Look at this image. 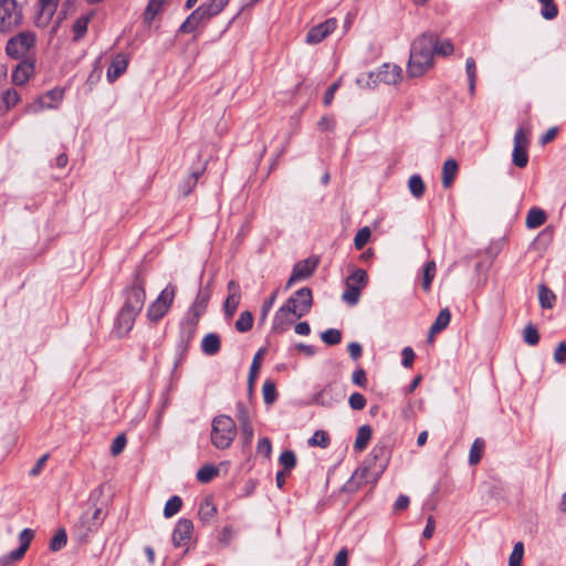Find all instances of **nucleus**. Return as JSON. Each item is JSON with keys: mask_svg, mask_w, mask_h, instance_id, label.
<instances>
[{"mask_svg": "<svg viewBox=\"0 0 566 566\" xmlns=\"http://www.w3.org/2000/svg\"><path fill=\"white\" fill-rule=\"evenodd\" d=\"M434 55V34L423 33L411 44L408 74L411 77L423 75L430 67Z\"/></svg>", "mask_w": 566, "mask_h": 566, "instance_id": "obj_1", "label": "nucleus"}, {"mask_svg": "<svg viewBox=\"0 0 566 566\" xmlns=\"http://www.w3.org/2000/svg\"><path fill=\"white\" fill-rule=\"evenodd\" d=\"M388 457L386 448L382 446L374 447L369 458L353 474L348 486L352 488L353 484L358 486L361 483L376 481L386 469Z\"/></svg>", "mask_w": 566, "mask_h": 566, "instance_id": "obj_2", "label": "nucleus"}, {"mask_svg": "<svg viewBox=\"0 0 566 566\" xmlns=\"http://www.w3.org/2000/svg\"><path fill=\"white\" fill-rule=\"evenodd\" d=\"M237 437V424L234 420L226 415L213 418L211 423V443L219 450L230 448Z\"/></svg>", "mask_w": 566, "mask_h": 566, "instance_id": "obj_3", "label": "nucleus"}, {"mask_svg": "<svg viewBox=\"0 0 566 566\" xmlns=\"http://www.w3.org/2000/svg\"><path fill=\"white\" fill-rule=\"evenodd\" d=\"M211 293L208 289L200 290L192 303L187 317L181 323V334L184 338L190 339L195 334L200 316L206 312Z\"/></svg>", "mask_w": 566, "mask_h": 566, "instance_id": "obj_4", "label": "nucleus"}, {"mask_svg": "<svg viewBox=\"0 0 566 566\" xmlns=\"http://www.w3.org/2000/svg\"><path fill=\"white\" fill-rule=\"evenodd\" d=\"M401 77V69L398 65L385 63L377 72H369L357 77L360 86L374 87L378 83L396 84Z\"/></svg>", "mask_w": 566, "mask_h": 566, "instance_id": "obj_5", "label": "nucleus"}, {"mask_svg": "<svg viewBox=\"0 0 566 566\" xmlns=\"http://www.w3.org/2000/svg\"><path fill=\"white\" fill-rule=\"evenodd\" d=\"M34 44V33L30 31L20 32L7 42L6 52L13 59H23L33 50Z\"/></svg>", "mask_w": 566, "mask_h": 566, "instance_id": "obj_6", "label": "nucleus"}, {"mask_svg": "<svg viewBox=\"0 0 566 566\" xmlns=\"http://www.w3.org/2000/svg\"><path fill=\"white\" fill-rule=\"evenodd\" d=\"M22 22V10L15 0H0V32H10Z\"/></svg>", "mask_w": 566, "mask_h": 566, "instance_id": "obj_7", "label": "nucleus"}, {"mask_svg": "<svg viewBox=\"0 0 566 566\" xmlns=\"http://www.w3.org/2000/svg\"><path fill=\"white\" fill-rule=\"evenodd\" d=\"M175 286L165 287L158 297L149 305L147 316L150 321L157 322L165 316L175 298Z\"/></svg>", "mask_w": 566, "mask_h": 566, "instance_id": "obj_8", "label": "nucleus"}, {"mask_svg": "<svg viewBox=\"0 0 566 566\" xmlns=\"http://www.w3.org/2000/svg\"><path fill=\"white\" fill-rule=\"evenodd\" d=\"M145 297L144 282L136 280V282L126 291L125 303L122 308L138 315L144 306Z\"/></svg>", "mask_w": 566, "mask_h": 566, "instance_id": "obj_9", "label": "nucleus"}, {"mask_svg": "<svg viewBox=\"0 0 566 566\" xmlns=\"http://www.w3.org/2000/svg\"><path fill=\"white\" fill-rule=\"evenodd\" d=\"M528 138L525 130L520 127L514 135V147L512 153V163L518 167L524 168L528 163Z\"/></svg>", "mask_w": 566, "mask_h": 566, "instance_id": "obj_10", "label": "nucleus"}, {"mask_svg": "<svg viewBox=\"0 0 566 566\" xmlns=\"http://www.w3.org/2000/svg\"><path fill=\"white\" fill-rule=\"evenodd\" d=\"M193 535V523L189 518H180L172 531V544L175 547H186L189 545Z\"/></svg>", "mask_w": 566, "mask_h": 566, "instance_id": "obj_11", "label": "nucleus"}, {"mask_svg": "<svg viewBox=\"0 0 566 566\" xmlns=\"http://www.w3.org/2000/svg\"><path fill=\"white\" fill-rule=\"evenodd\" d=\"M286 304L293 310V312L301 318L307 314L312 306V291L308 287H302L292 295Z\"/></svg>", "mask_w": 566, "mask_h": 566, "instance_id": "obj_12", "label": "nucleus"}, {"mask_svg": "<svg viewBox=\"0 0 566 566\" xmlns=\"http://www.w3.org/2000/svg\"><path fill=\"white\" fill-rule=\"evenodd\" d=\"M63 90L53 88L40 96L34 103L30 104L27 109L29 113H38L45 108H55L63 99Z\"/></svg>", "mask_w": 566, "mask_h": 566, "instance_id": "obj_13", "label": "nucleus"}, {"mask_svg": "<svg viewBox=\"0 0 566 566\" xmlns=\"http://www.w3.org/2000/svg\"><path fill=\"white\" fill-rule=\"evenodd\" d=\"M228 2L229 0H210L197 8L190 15H196L195 22L198 27L202 21L219 14Z\"/></svg>", "mask_w": 566, "mask_h": 566, "instance_id": "obj_14", "label": "nucleus"}, {"mask_svg": "<svg viewBox=\"0 0 566 566\" xmlns=\"http://www.w3.org/2000/svg\"><path fill=\"white\" fill-rule=\"evenodd\" d=\"M337 28V20L329 18L324 22L313 27L306 34V43L317 44L325 40Z\"/></svg>", "mask_w": 566, "mask_h": 566, "instance_id": "obj_15", "label": "nucleus"}, {"mask_svg": "<svg viewBox=\"0 0 566 566\" xmlns=\"http://www.w3.org/2000/svg\"><path fill=\"white\" fill-rule=\"evenodd\" d=\"M298 316L286 303L282 305L275 313L273 318L272 328L275 332L282 333L286 331Z\"/></svg>", "mask_w": 566, "mask_h": 566, "instance_id": "obj_16", "label": "nucleus"}, {"mask_svg": "<svg viewBox=\"0 0 566 566\" xmlns=\"http://www.w3.org/2000/svg\"><path fill=\"white\" fill-rule=\"evenodd\" d=\"M228 296L224 301L223 308L228 318H231L241 301V287L238 282L231 280L227 285Z\"/></svg>", "mask_w": 566, "mask_h": 566, "instance_id": "obj_17", "label": "nucleus"}, {"mask_svg": "<svg viewBox=\"0 0 566 566\" xmlns=\"http://www.w3.org/2000/svg\"><path fill=\"white\" fill-rule=\"evenodd\" d=\"M317 265L316 261H312L310 259L303 260L296 263L293 268V272L287 281V287H290L293 283L307 279L312 275L315 268Z\"/></svg>", "mask_w": 566, "mask_h": 566, "instance_id": "obj_18", "label": "nucleus"}, {"mask_svg": "<svg viewBox=\"0 0 566 566\" xmlns=\"http://www.w3.org/2000/svg\"><path fill=\"white\" fill-rule=\"evenodd\" d=\"M60 0H39V14L36 17V24L39 27H46L52 20Z\"/></svg>", "mask_w": 566, "mask_h": 566, "instance_id": "obj_19", "label": "nucleus"}, {"mask_svg": "<svg viewBox=\"0 0 566 566\" xmlns=\"http://www.w3.org/2000/svg\"><path fill=\"white\" fill-rule=\"evenodd\" d=\"M136 317L137 314H133L127 310L120 308L116 321L117 334L120 336L127 335L132 331Z\"/></svg>", "mask_w": 566, "mask_h": 566, "instance_id": "obj_20", "label": "nucleus"}, {"mask_svg": "<svg viewBox=\"0 0 566 566\" xmlns=\"http://www.w3.org/2000/svg\"><path fill=\"white\" fill-rule=\"evenodd\" d=\"M34 72V64L23 61L13 70L11 78L15 85H23Z\"/></svg>", "mask_w": 566, "mask_h": 566, "instance_id": "obj_21", "label": "nucleus"}, {"mask_svg": "<svg viewBox=\"0 0 566 566\" xmlns=\"http://www.w3.org/2000/svg\"><path fill=\"white\" fill-rule=\"evenodd\" d=\"M128 60L125 55H117L108 66L106 76L109 82L117 80L127 69Z\"/></svg>", "mask_w": 566, "mask_h": 566, "instance_id": "obj_22", "label": "nucleus"}, {"mask_svg": "<svg viewBox=\"0 0 566 566\" xmlns=\"http://www.w3.org/2000/svg\"><path fill=\"white\" fill-rule=\"evenodd\" d=\"M459 166L454 159H447L442 166V186L448 189L453 184Z\"/></svg>", "mask_w": 566, "mask_h": 566, "instance_id": "obj_23", "label": "nucleus"}, {"mask_svg": "<svg viewBox=\"0 0 566 566\" xmlns=\"http://www.w3.org/2000/svg\"><path fill=\"white\" fill-rule=\"evenodd\" d=\"M371 434H373V430H371L370 426H368V424L360 426L357 431L356 440L354 443V449L359 452L365 450L367 444L369 443Z\"/></svg>", "mask_w": 566, "mask_h": 566, "instance_id": "obj_24", "label": "nucleus"}, {"mask_svg": "<svg viewBox=\"0 0 566 566\" xmlns=\"http://www.w3.org/2000/svg\"><path fill=\"white\" fill-rule=\"evenodd\" d=\"M451 313L448 308H443L439 312L434 323L430 327L429 335L430 338L434 335L443 331L450 323Z\"/></svg>", "mask_w": 566, "mask_h": 566, "instance_id": "obj_25", "label": "nucleus"}, {"mask_svg": "<svg viewBox=\"0 0 566 566\" xmlns=\"http://www.w3.org/2000/svg\"><path fill=\"white\" fill-rule=\"evenodd\" d=\"M546 221V213L539 208H532L526 216V227L528 229H536L544 224Z\"/></svg>", "mask_w": 566, "mask_h": 566, "instance_id": "obj_26", "label": "nucleus"}, {"mask_svg": "<svg viewBox=\"0 0 566 566\" xmlns=\"http://www.w3.org/2000/svg\"><path fill=\"white\" fill-rule=\"evenodd\" d=\"M217 514V507L210 496L203 499L199 505L198 515L201 521L208 522Z\"/></svg>", "mask_w": 566, "mask_h": 566, "instance_id": "obj_27", "label": "nucleus"}, {"mask_svg": "<svg viewBox=\"0 0 566 566\" xmlns=\"http://www.w3.org/2000/svg\"><path fill=\"white\" fill-rule=\"evenodd\" d=\"M202 352L207 355H214L220 349V338L217 334L210 333L206 335L201 344Z\"/></svg>", "mask_w": 566, "mask_h": 566, "instance_id": "obj_28", "label": "nucleus"}, {"mask_svg": "<svg viewBox=\"0 0 566 566\" xmlns=\"http://www.w3.org/2000/svg\"><path fill=\"white\" fill-rule=\"evenodd\" d=\"M20 101V95L17 90L9 88L4 91L1 95L0 99V109L9 111L11 107L15 106Z\"/></svg>", "mask_w": 566, "mask_h": 566, "instance_id": "obj_29", "label": "nucleus"}, {"mask_svg": "<svg viewBox=\"0 0 566 566\" xmlns=\"http://www.w3.org/2000/svg\"><path fill=\"white\" fill-rule=\"evenodd\" d=\"M484 448H485V442L483 439L476 438L473 441L471 449H470V453H469V463L471 465H475L480 462V460L483 455Z\"/></svg>", "mask_w": 566, "mask_h": 566, "instance_id": "obj_30", "label": "nucleus"}, {"mask_svg": "<svg viewBox=\"0 0 566 566\" xmlns=\"http://www.w3.org/2000/svg\"><path fill=\"white\" fill-rule=\"evenodd\" d=\"M104 520L103 511L96 507L91 517L83 516V523L86 524L87 532H95L101 526Z\"/></svg>", "mask_w": 566, "mask_h": 566, "instance_id": "obj_31", "label": "nucleus"}, {"mask_svg": "<svg viewBox=\"0 0 566 566\" xmlns=\"http://www.w3.org/2000/svg\"><path fill=\"white\" fill-rule=\"evenodd\" d=\"M555 298V294L547 286H539L538 300L543 308H552L554 306Z\"/></svg>", "mask_w": 566, "mask_h": 566, "instance_id": "obj_32", "label": "nucleus"}, {"mask_svg": "<svg viewBox=\"0 0 566 566\" xmlns=\"http://www.w3.org/2000/svg\"><path fill=\"white\" fill-rule=\"evenodd\" d=\"M542 4L541 15L545 20H553L558 14V9L554 0H537Z\"/></svg>", "mask_w": 566, "mask_h": 566, "instance_id": "obj_33", "label": "nucleus"}, {"mask_svg": "<svg viewBox=\"0 0 566 566\" xmlns=\"http://www.w3.org/2000/svg\"><path fill=\"white\" fill-rule=\"evenodd\" d=\"M182 506V501L178 495L171 496L165 504L164 507V516L166 518L172 517L175 514H177Z\"/></svg>", "mask_w": 566, "mask_h": 566, "instance_id": "obj_34", "label": "nucleus"}, {"mask_svg": "<svg viewBox=\"0 0 566 566\" xmlns=\"http://www.w3.org/2000/svg\"><path fill=\"white\" fill-rule=\"evenodd\" d=\"M360 289L356 287L353 283H346V290L344 291L342 298L349 305H356L359 301Z\"/></svg>", "mask_w": 566, "mask_h": 566, "instance_id": "obj_35", "label": "nucleus"}, {"mask_svg": "<svg viewBox=\"0 0 566 566\" xmlns=\"http://www.w3.org/2000/svg\"><path fill=\"white\" fill-rule=\"evenodd\" d=\"M253 326V315L249 311H244L240 314L235 322V329L240 333L250 331Z\"/></svg>", "mask_w": 566, "mask_h": 566, "instance_id": "obj_36", "label": "nucleus"}, {"mask_svg": "<svg viewBox=\"0 0 566 566\" xmlns=\"http://www.w3.org/2000/svg\"><path fill=\"white\" fill-rule=\"evenodd\" d=\"M465 70L469 81V91L471 95L474 94L475 91V82H476V65L473 57H468L465 61Z\"/></svg>", "mask_w": 566, "mask_h": 566, "instance_id": "obj_37", "label": "nucleus"}, {"mask_svg": "<svg viewBox=\"0 0 566 566\" xmlns=\"http://www.w3.org/2000/svg\"><path fill=\"white\" fill-rule=\"evenodd\" d=\"M90 20L91 15H83L75 20V22L73 23L75 41L82 39L85 35Z\"/></svg>", "mask_w": 566, "mask_h": 566, "instance_id": "obj_38", "label": "nucleus"}, {"mask_svg": "<svg viewBox=\"0 0 566 566\" xmlns=\"http://www.w3.org/2000/svg\"><path fill=\"white\" fill-rule=\"evenodd\" d=\"M436 275V263L434 261H428L423 266V279H422V287L424 291H429L432 280Z\"/></svg>", "mask_w": 566, "mask_h": 566, "instance_id": "obj_39", "label": "nucleus"}, {"mask_svg": "<svg viewBox=\"0 0 566 566\" xmlns=\"http://www.w3.org/2000/svg\"><path fill=\"white\" fill-rule=\"evenodd\" d=\"M408 187L412 196L420 198L424 192V182L419 175H413L409 178Z\"/></svg>", "mask_w": 566, "mask_h": 566, "instance_id": "obj_40", "label": "nucleus"}, {"mask_svg": "<svg viewBox=\"0 0 566 566\" xmlns=\"http://www.w3.org/2000/svg\"><path fill=\"white\" fill-rule=\"evenodd\" d=\"M218 474V469L212 464H206L197 472V479L201 483L210 482Z\"/></svg>", "mask_w": 566, "mask_h": 566, "instance_id": "obj_41", "label": "nucleus"}, {"mask_svg": "<svg viewBox=\"0 0 566 566\" xmlns=\"http://www.w3.org/2000/svg\"><path fill=\"white\" fill-rule=\"evenodd\" d=\"M67 543V535L64 528H60L50 541V549L57 552Z\"/></svg>", "mask_w": 566, "mask_h": 566, "instance_id": "obj_42", "label": "nucleus"}, {"mask_svg": "<svg viewBox=\"0 0 566 566\" xmlns=\"http://www.w3.org/2000/svg\"><path fill=\"white\" fill-rule=\"evenodd\" d=\"M524 556V545L522 542L515 543L509 558V566H521Z\"/></svg>", "mask_w": 566, "mask_h": 566, "instance_id": "obj_43", "label": "nucleus"}, {"mask_svg": "<svg viewBox=\"0 0 566 566\" xmlns=\"http://www.w3.org/2000/svg\"><path fill=\"white\" fill-rule=\"evenodd\" d=\"M346 283H353L356 287L360 290L364 289L367 284V273L363 269H357L353 272V274L347 279Z\"/></svg>", "mask_w": 566, "mask_h": 566, "instance_id": "obj_44", "label": "nucleus"}, {"mask_svg": "<svg viewBox=\"0 0 566 566\" xmlns=\"http://www.w3.org/2000/svg\"><path fill=\"white\" fill-rule=\"evenodd\" d=\"M370 235H371V232L368 227H364V228L359 229L354 238L355 248L357 250H361L369 241Z\"/></svg>", "mask_w": 566, "mask_h": 566, "instance_id": "obj_45", "label": "nucleus"}, {"mask_svg": "<svg viewBox=\"0 0 566 566\" xmlns=\"http://www.w3.org/2000/svg\"><path fill=\"white\" fill-rule=\"evenodd\" d=\"M321 338L326 345H337L342 340V333L336 328H329L322 333Z\"/></svg>", "mask_w": 566, "mask_h": 566, "instance_id": "obj_46", "label": "nucleus"}, {"mask_svg": "<svg viewBox=\"0 0 566 566\" xmlns=\"http://www.w3.org/2000/svg\"><path fill=\"white\" fill-rule=\"evenodd\" d=\"M280 464L284 468V471H291L296 465V457L293 451H283L279 458Z\"/></svg>", "mask_w": 566, "mask_h": 566, "instance_id": "obj_47", "label": "nucleus"}, {"mask_svg": "<svg viewBox=\"0 0 566 566\" xmlns=\"http://www.w3.org/2000/svg\"><path fill=\"white\" fill-rule=\"evenodd\" d=\"M523 339L531 346L537 345L539 342V334L537 328L532 324L527 325L523 332Z\"/></svg>", "mask_w": 566, "mask_h": 566, "instance_id": "obj_48", "label": "nucleus"}, {"mask_svg": "<svg viewBox=\"0 0 566 566\" xmlns=\"http://www.w3.org/2000/svg\"><path fill=\"white\" fill-rule=\"evenodd\" d=\"M453 44L450 40L439 42L438 38L434 35V54L447 56L453 52Z\"/></svg>", "mask_w": 566, "mask_h": 566, "instance_id": "obj_49", "label": "nucleus"}, {"mask_svg": "<svg viewBox=\"0 0 566 566\" xmlns=\"http://www.w3.org/2000/svg\"><path fill=\"white\" fill-rule=\"evenodd\" d=\"M263 399L266 405H272L276 399V388L274 382L268 380L262 387Z\"/></svg>", "mask_w": 566, "mask_h": 566, "instance_id": "obj_50", "label": "nucleus"}, {"mask_svg": "<svg viewBox=\"0 0 566 566\" xmlns=\"http://www.w3.org/2000/svg\"><path fill=\"white\" fill-rule=\"evenodd\" d=\"M201 172H193L191 174L189 177H187L181 187H180V190L182 192V195L186 197L188 195L191 193L192 189L196 187L197 185V181H198V178L200 176Z\"/></svg>", "mask_w": 566, "mask_h": 566, "instance_id": "obj_51", "label": "nucleus"}, {"mask_svg": "<svg viewBox=\"0 0 566 566\" xmlns=\"http://www.w3.org/2000/svg\"><path fill=\"white\" fill-rule=\"evenodd\" d=\"M263 353H264V349L261 348V349L258 350V353L253 357V360H252V364H251V367H250V371H249V382H250V386H252V384L254 381V378L259 374L260 360H261V358L263 356Z\"/></svg>", "mask_w": 566, "mask_h": 566, "instance_id": "obj_52", "label": "nucleus"}, {"mask_svg": "<svg viewBox=\"0 0 566 566\" xmlns=\"http://www.w3.org/2000/svg\"><path fill=\"white\" fill-rule=\"evenodd\" d=\"M332 394H333V388L332 386H326L323 390H321L316 396H315V401L318 403V405H322V406H331L333 403V397H332Z\"/></svg>", "mask_w": 566, "mask_h": 566, "instance_id": "obj_53", "label": "nucleus"}, {"mask_svg": "<svg viewBox=\"0 0 566 566\" xmlns=\"http://www.w3.org/2000/svg\"><path fill=\"white\" fill-rule=\"evenodd\" d=\"M165 0H149V3L145 10V19L150 21L160 11Z\"/></svg>", "mask_w": 566, "mask_h": 566, "instance_id": "obj_54", "label": "nucleus"}, {"mask_svg": "<svg viewBox=\"0 0 566 566\" xmlns=\"http://www.w3.org/2000/svg\"><path fill=\"white\" fill-rule=\"evenodd\" d=\"M24 554H25V551H23L22 548L19 547L17 549L10 552L7 555H3L0 558V564L2 566H7L10 563H15V562L20 560L24 556Z\"/></svg>", "mask_w": 566, "mask_h": 566, "instance_id": "obj_55", "label": "nucleus"}, {"mask_svg": "<svg viewBox=\"0 0 566 566\" xmlns=\"http://www.w3.org/2000/svg\"><path fill=\"white\" fill-rule=\"evenodd\" d=\"M237 419L240 424L252 422L249 409L242 401L237 403Z\"/></svg>", "mask_w": 566, "mask_h": 566, "instance_id": "obj_56", "label": "nucleus"}, {"mask_svg": "<svg viewBox=\"0 0 566 566\" xmlns=\"http://www.w3.org/2000/svg\"><path fill=\"white\" fill-rule=\"evenodd\" d=\"M348 403L352 409L361 410L366 406V398L359 392H354L349 396Z\"/></svg>", "mask_w": 566, "mask_h": 566, "instance_id": "obj_57", "label": "nucleus"}, {"mask_svg": "<svg viewBox=\"0 0 566 566\" xmlns=\"http://www.w3.org/2000/svg\"><path fill=\"white\" fill-rule=\"evenodd\" d=\"M329 442V438L324 431H316L313 437L308 440L311 446H318L325 448Z\"/></svg>", "mask_w": 566, "mask_h": 566, "instance_id": "obj_58", "label": "nucleus"}, {"mask_svg": "<svg viewBox=\"0 0 566 566\" xmlns=\"http://www.w3.org/2000/svg\"><path fill=\"white\" fill-rule=\"evenodd\" d=\"M33 536H34V532L31 528H24L19 534V541H20L19 547L27 552L31 544V541L33 539Z\"/></svg>", "mask_w": 566, "mask_h": 566, "instance_id": "obj_59", "label": "nucleus"}, {"mask_svg": "<svg viewBox=\"0 0 566 566\" xmlns=\"http://www.w3.org/2000/svg\"><path fill=\"white\" fill-rule=\"evenodd\" d=\"M256 452L269 459L272 452V444L269 438H262L256 446Z\"/></svg>", "mask_w": 566, "mask_h": 566, "instance_id": "obj_60", "label": "nucleus"}, {"mask_svg": "<svg viewBox=\"0 0 566 566\" xmlns=\"http://www.w3.org/2000/svg\"><path fill=\"white\" fill-rule=\"evenodd\" d=\"M241 436L243 440V444L249 446L252 442L254 430L252 422L240 424Z\"/></svg>", "mask_w": 566, "mask_h": 566, "instance_id": "obj_61", "label": "nucleus"}, {"mask_svg": "<svg viewBox=\"0 0 566 566\" xmlns=\"http://www.w3.org/2000/svg\"><path fill=\"white\" fill-rule=\"evenodd\" d=\"M126 446V437L125 434L117 436L111 446V453L113 455H118Z\"/></svg>", "mask_w": 566, "mask_h": 566, "instance_id": "obj_62", "label": "nucleus"}, {"mask_svg": "<svg viewBox=\"0 0 566 566\" xmlns=\"http://www.w3.org/2000/svg\"><path fill=\"white\" fill-rule=\"evenodd\" d=\"M352 380L355 385L365 388L367 385V377L364 369L358 368L352 375Z\"/></svg>", "mask_w": 566, "mask_h": 566, "instance_id": "obj_63", "label": "nucleus"}, {"mask_svg": "<svg viewBox=\"0 0 566 566\" xmlns=\"http://www.w3.org/2000/svg\"><path fill=\"white\" fill-rule=\"evenodd\" d=\"M554 360L557 364H564L566 361V344L559 343L554 353Z\"/></svg>", "mask_w": 566, "mask_h": 566, "instance_id": "obj_64", "label": "nucleus"}]
</instances>
